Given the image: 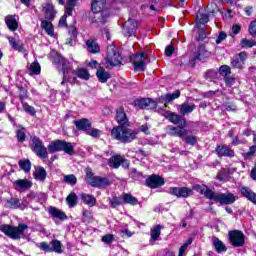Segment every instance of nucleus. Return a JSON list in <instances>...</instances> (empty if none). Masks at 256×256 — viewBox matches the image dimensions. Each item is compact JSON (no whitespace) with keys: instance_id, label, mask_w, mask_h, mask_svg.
I'll list each match as a JSON object with an SVG mask.
<instances>
[{"instance_id":"1","label":"nucleus","mask_w":256,"mask_h":256,"mask_svg":"<svg viewBox=\"0 0 256 256\" xmlns=\"http://www.w3.org/2000/svg\"><path fill=\"white\" fill-rule=\"evenodd\" d=\"M54 63L56 65V69L58 71H62L63 73V80L61 82V85H65L67 81H70V83H75L76 78L74 77L71 80V76H69V73H71V75H76V77H79V79H84L85 81L89 80V77H91L89 72L84 68H78L75 71H71V65L69 64V61L63 58V56H61L60 54H56V56L54 57Z\"/></svg>"},{"instance_id":"2","label":"nucleus","mask_w":256,"mask_h":256,"mask_svg":"<svg viewBox=\"0 0 256 256\" xmlns=\"http://www.w3.org/2000/svg\"><path fill=\"white\" fill-rule=\"evenodd\" d=\"M194 191L204 195L206 199L210 201H215V203H220V205H233V202L236 201L235 195L233 193H217L213 192L209 187L206 185H195L193 187Z\"/></svg>"},{"instance_id":"3","label":"nucleus","mask_w":256,"mask_h":256,"mask_svg":"<svg viewBox=\"0 0 256 256\" xmlns=\"http://www.w3.org/2000/svg\"><path fill=\"white\" fill-rule=\"evenodd\" d=\"M111 136L120 143H132L137 139V131L127 126H116L111 130Z\"/></svg>"},{"instance_id":"4","label":"nucleus","mask_w":256,"mask_h":256,"mask_svg":"<svg viewBox=\"0 0 256 256\" xmlns=\"http://www.w3.org/2000/svg\"><path fill=\"white\" fill-rule=\"evenodd\" d=\"M29 227L27 224H19L17 227L11 226V225H1L0 231L4 233L7 237H10V239H21V237L25 236V231H27Z\"/></svg>"},{"instance_id":"5","label":"nucleus","mask_w":256,"mask_h":256,"mask_svg":"<svg viewBox=\"0 0 256 256\" xmlns=\"http://www.w3.org/2000/svg\"><path fill=\"white\" fill-rule=\"evenodd\" d=\"M30 149L40 159H47L49 157V152L47 151V147H45L43 140H41V138L37 136H31Z\"/></svg>"},{"instance_id":"6","label":"nucleus","mask_w":256,"mask_h":256,"mask_svg":"<svg viewBox=\"0 0 256 256\" xmlns=\"http://www.w3.org/2000/svg\"><path fill=\"white\" fill-rule=\"evenodd\" d=\"M86 183L91 185V187H97L98 189H102V187H109L111 185L109 179L95 176L91 168L86 169Z\"/></svg>"},{"instance_id":"7","label":"nucleus","mask_w":256,"mask_h":256,"mask_svg":"<svg viewBox=\"0 0 256 256\" xmlns=\"http://www.w3.org/2000/svg\"><path fill=\"white\" fill-rule=\"evenodd\" d=\"M106 67H119L123 58L115 46H109L106 54Z\"/></svg>"},{"instance_id":"8","label":"nucleus","mask_w":256,"mask_h":256,"mask_svg":"<svg viewBox=\"0 0 256 256\" xmlns=\"http://www.w3.org/2000/svg\"><path fill=\"white\" fill-rule=\"evenodd\" d=\"M157 111L158 113H160V115H162V117H165V119H168L170 123H173L174 125H178L181 128L187 127V120H185V118L176 114L175 112L165 111L162 108H158Z\"/></svg>"},{"instance_id":"9","label":"nucleus","mask_w":256,"mask_h":256,"mask_svg":"<svg viewBox=\"0 0 256 256\" xmlns=\"http://www.w3.org/2000/svg\"><path fill=\"white\" fill-rule=\"evenodd\" d=\"M131 61L136 71H145L147 69V63H149V56H147V53L141 52L132 55Z\"/></svg>"},{"instance_id":"10","label":"nucleus","mask_w":256,"mask_h":256,"mask_svg":"<svg viewBox=\"0 0 256 256\" xmlns=\"http://www.w3.org/2000/svg\"><path fill=\"white\" fill-rule=\"evenodd\" d=\"M62 247L63 245L61 244V241L57 239L50 241V243L41 242L39 244L41 251H45L46 253H63V250L61 249Z\"/></svg>"},{"instance_id":"11","label":"nucleus","mask_w":256,"mask_h":256,"mask_svg":"<svg viewBox=\"0 0 256 256\" xmlns=\"http://www.w3.org/2000/svg\"><path fill=\"white\" fill-rule=\"evenodd\" d=\"M229 239L233 247H243V245H245V235L241 231H238V230L230 231Z\"/></svg>"},{"instance_id":"12","label":"nucleus","mask_w":256,"mask_h":256,"mask_svg":"<svg viewBox=\"0 0 256 256\" xmlns=\"http://www.w3.org/2000/svg\"><path fill=\"white\" fill-rule=\"evenodd\" d=\"M136 109H157V101L151 98H141L134 101Z\"/></svg>"},{"instance_id":"13","label":"nucleus","mask_w":256,"mask_h":256,"mask_svg":"<svg viewBox=\"0 0 256 256\" xmlns=\"http://www.w3.org/2000/svg\"><path fill=\"white\" fill-rule=\"evenodd\" d=\"M170 195H174V197L187 199V197H191L193 195V190L188 187H172L170 188Z\"/></svg>"},{"instance_id":"14","label":"nucleus","mask_w":256,"mask_h":256,"mask_svg":"<svg viewBox=\"0 0 256 256\" xmlns=\"http://www.w3.org/2000/svg\"><path fill=\"white\" fill-rule=\"evenodd\" d=\"M211 57V52L205 49V45L200 44L198 50L194 52V60L191 61V65H195V61H205Z\"/></svg>"},{"instance_id":"15","label":"nucleus","mask_w":256,"mask_h":256,"mask_svg":"<svg viewBox=\"0 0 256 256\" xmlns=\"http://www.w3.org/2000/svg\"><path fill=\"white\" fill-rule=\"evenodd\" d=\"M108 165L111 169H119L121 165L124 167H129V164L127 163V159L121 155H113L109 160H108Z\"/></svg>"},{"instance_id":"16","label":"nucleus","mask_w":256,"mask_h":256,"mask_svg":"<svg viewBox=\"0 0 256 256\" xmlns=\"http://www.w3.org/2000/svg\"><path fill=\"white\" fill-rule=\"evenodd\" d=\"M245 61H247V52L243 51L236 54L231 60V66L234 69H243L245 65Z\"/></svg>"},{"instance_id":"17","label":"nucleus","mask_w":256,"mask_h":256,"mask_svg":"<svg viewBox=\"0 0 256 256\" xmlns=\"http://www.w3.org/2000/svg\"><path fill=\"white\" fill-rule=\"evenodd\" d=\"M42 13L45 15V19L48 21H53V19H55V15H57L55 6H53L51 3L42 4Z\"/></svg>"},{"instance_id":"18","label":"nucleus","mask_w":256,"mask_h":256,"mask_svg":"<svg viewBox=\"0 0 256 256\" xmlns=\"http://www.w3.org/2000/svg\"><path fill=\"white\" fill-rule=\"evenodd\" d=\"M147 187L151 189H157V187H161L165 185V180L161 176L152 175L148 179H146Z\"/></svg>"},{"instance_id":"19","label":"nucleus","mask_w":256,"mask_h":256,"mask_svg":"<svg viewBox=\"0 0 256 256\" xmlns=\"http://www.w3.org/2000/svg\"><path fill=\"white\" fill-rule=\"evenodd\" d=\"M137 27H138L137 21L133 19H128V21L125 22L124 24V35L126 37H131L135 35L137 31Z\"/></svg>"},{"instance_id":"20","label":"nucleus","mask_w":256,"mask_h":256,"mask_svg":"<svg viewBox=\"0 0 256 256\" xmlns=\"http://www.w3.org/2000/svg\"><path fill=\"white\" fill-rule=\"evenodd\" d=\"M13 186L16 191H27L33 187V183L29 179H19L14 181Z\"/></svg>"},{"instance_id":"21","label":"nucleus","mask_w":256,"mask_h":256,"mask_svg":"<svg viewBox=\"0 0 256 256\" xmlns=\"http://www.w3.org/2000/svg\"><path fill=\"white\" fill-rule=\"evenodd\" d=\"M4 21L9 31H17V29H19V16L8 15L5 17Z\"/></svg>"},{"instance_id":"22","label":"nucleus","mask_w":256,"mask_h":256,"mask_svg":"<svg viewBox=\"0 0 256 256\" xmlns=\"http://www.w3.org/2000/svg\"><path fill=\"white\" fill-rule=\"evenodd\" d=\"M6 39L14 51H18V53H25V46L21 40L11 36H7Z\"/></svg>"},{"instance_id":"23","label":"nucleus","mask_w":256,"mask_h":256,"mask_svg":"<svg viewBox=\"0 0 256 256\" xmlns=\"http://www.w3.org/2000/svg\"><path fill=\"white\" fill-rule=\"evenodd\" d=\"M116 121L118 123V127H129V118H127V114L123 108H119L116 111Z\"/></svg>"},{"instance_id":"24","label":"nucleus","mask_w":256,"mask_h":256,"mask_svg":"<svg viewBox=\"0 0 256 256\" xmlns=\"http://www.w3.org/2000/svg\"><path fill=\"white\" fill-rule=\"evenodd\" d=\"M240 193L245 197L248 201L256 205V193L251 190V188L247 186H243L240 188Z\"/></svg>"},{"instance_id":"25","label":"nucleus","mask_w":256,"mask_h":256,"mask_svg":"<svg viewBox=\"0 0 256 256\" xmlns=\"http://www.w3.org/2000/svg\"><path fill=\"white\" fill-rule=\"evenodd\" d=\"M216 153L218 157H235V151L228 146H217Z\"/></svg>"},{"instance_id":"26","label":"nucleus","mask_w":256,"mask_h":256,"mask_svg":"<svg viewBox=\"0 0 256 256\" xmlns=\"http://www.w3.org/2000/svg\"><path fill=\"white\" fill-rule=\"evenodd\" d=\"M168 133L169 135H172V137H185V135H187V130L179 126L178 127L169 126Z\"/></svg>"},{"instance_id":"27","label":"nucleus","mask_w":256,"mask_h":256,"mask_svg":"<svg viewBox=\"0 0 256 256\" xmlns=\"http://www.w3.org/2000/svg\"><path fill=\"white\" fill-rule=\"evenodd\" d=\"M16 137L19 143H25L27 139V128L23 127L22 125H16Z\"/></svg>"},{"instance_id":"28","label":"nucleus","mask_w":256,"mask_h":256,"mask_svg":"<svg viewBox=\"0 0 256 256\" xmlns=\"http://www.w3.org/2000/svg\"><path fill=\"white\" fill-rule=\"evenodd\" d=\"M105 3H107V0H93L91 4L92 12L101 13L105 9Z\"/></svg>"},{"instance_id":"29","label":"nucleus","mask_w":256,"mask_h":256,"mask_svg":"<svg viewBox=\"0 0 256 256\" xmlns=\"http://www.w3.org/2000/svg\"><path fill=\"white\" fill-rule=\"evenodd\" d=\"M74 125L80 130V131H87L91 129V122L88 119H80L74 121Z\"/></svg>"},{"instance_id":"30","label":"nucleus","mask_w":256,"mask_h":256,"mask_svg":"<svg viewBox=\"0 0 256 256\" xmlns=\"http://www.w3.org/2000/svg\"><path fill=\"white\" fill-rule=\"evenodd\" d=\"M86 49L88 53L97 54L101 51L99 44L95 40H87L86 41Z\"/></svg>"},{"instance_id":"31","label":"nucleus","mask_w":256,"mask_h":256,"mask_svg":"<svg viewBox=\"0 0 256 256\" xmlns=\"http://www.w3.org/2000/svg\"><path fill=\"white\" fill-rule=\"evenodd\" d=\"M80 199L83 201L85 205H88V207H95L97 203V199L94 198L91 194L82 193L80 195Z\"/></svg>"},{"instance_id":"32","label":"nucleus","mask_w":256,"mask_h":256,"mask_svg":"<svg viewBox=\"0 0 256 256\" xmlns=\"http://www.w3.org/2000/svg\"><path fill=\"white\" fill-rule=\"evenodd\" d=\"M49 153H57L63 151V140H56L48 145Z\"/></svg>"},{"instance_id":"33","label":"nucleus","mask_w":256,"mask_h":256,"mask_svg":"<svg viewBox=\"0 0 256 256\" xmlns=\"http://www.w3.org/2000/svg\"><path fill=\"white\" fill-rule=\"evenodd\" d=\"M48 211L52 217L60 219V221H65V219H67L65 212L59 210L58 208L50 207Z\"/></svg>"},{"instance_id":"34","label":"nucleus","mask_w":256,"mask_h":256,"mask_svg":"<svg viewBox=\"0 0 256 256\" xmlns=\"http://www.w3.org/2000/svg\"><path fill=\"white\" fill-rule=\"evenodd\" d=\"M212 243L217 253H225V251H227V246H225V243H223V241H221L219 238L213 237Z\"/></svg>"},{"instance_id":"35","label":"nucleus","mask_w":256,"mask_h":256,"mask_svg":"<svg viewBox=\"0 0 256 256\" xmlns=\"http://www.w3.org/2000/svg\"><path fill=\"white\" fill-rule=\"evenodd\" d=\"M96 77H98L100 83H107L108 79H111V74L103 68H99L96 72Z\"/></svg>"},{"instance_id":"36","label":"nucleus","mask_w":256,"mask_h":256,"mask_svg":"<svg viewBox=\"0 0 256 256\" xmlns=\"http://www.w3.org/2000/svg\"><path fill=\"white\" fill-rule=\"evenodd\" d=\"M161 229H163V226L157 224L153 226L150 230V237L152 241H159V237H161Z\"/></svg>"},{"instance_id":"37","label":"nucleus","mask_w":256,"mask_h":256,"mask_svg":"<svg viewBox=\"0 0 256 256\" xmlns=\"http://www.w3.org/2000/svg\"><path fill=\"white\" fill-rule=\"evenodd\" d=\"M5 207L8 209H19V207H21V200H19L17 197L7 199Z\"/></svg>"},{"instance_id":"38","label":"nucleus","mask_w":256,"mask_h":256,"mask_svg":"<svg viewBox=\"0 0 256 256\" xmlns=\"http://www.w3.org/2000/svg\"><path fill=\"white\" fill-rule=\"evenodd\" d=\"M181 97V91L176 90L172 94H166L161 96L162 101L165 103H171V101H175V99H179Z\"/></svg>"},{"instance_id":"39","label":"nucleus","mask_w":256,"mask_h":256,"mask_svg":"<svg viewBox=\"0 0 256 256\" xmlns=\"http://www.w3.org/2000/svg\"><path fill=\"white\" fill-rule=\"evenodd\" d=\"M34 177L37 181H45L47 178V171L43 167H37L34 172Z\"/></svg>"},{"instance_id":"40","label":"nucleus","mask_w":256,"mask_h":256,"mask_svg":"<svg viewBox=\"0 0 256 256\" xmlns=\"http://www.w3.org/2000/svg\"><path fill=\"white\" fill-rule=\"evenodd\" d=\"M195 111V105L193 103H183L180 105L181 115H187V113H193Z\"/></svg>"},{"instance_id":"41","label":"nucleus","mask_w":256,"mask_h":256,"mask_svg":"<svg viewBox=\"0 0 256 256\" xmlns=\"http://www.w3.org/2000/svg\"><path fill=\"white\" fill-rule=\"evenodd\" d=\"M62 151H64L67 155H75V147L71 142H67L63 140L62 142Z\"/></svg>"},{"instance_id":"42","label":"nucleus","mask_w":256,"mask_h":256,"mask_svg":"<svg viewBox=\"0 0 256 256\" xmlns=\"http://www.w3.org/2000/svg\"><path fill=\"white\" fill-rule=\"evenodd\" d=\"M41 27L44 29V31L47 33V35H50V37H53V24L49 20H43L41 22Z\"/></svg>"},{"instance_id":"43","label":"nucleus","mask_w":256,"mask_h":256,"mask_svg":"<svg viewBox=\"0 0 256 256\" xmlns=\"http://www.w3.org/2000/svg\"><path fill=\"white\" fill-rule=\"evenodd\" d=\"M122 203H126L128 205H137L138 200L133 195L126 193L122 194Z\"/></svg>"},{"instance_id":"44","label":"nucleus","mask_w":256,"mask_h":256,"mask_svg":"<svg viewBox=\"0 0 256 256\" xmlns=\"http://www.w3.org/2000/svg\"><path fill=\"white\" fill-rule=\"evenodd\" d=\"M66 203L70 209L77 206V194L75 192L70 193L66 198Z\"/></svg>"},{"instance_id":"45","label":"nucleus","mask_w":256,"mask_h":256,"mask_svg":"<svg viewBox=\"0 0 256 256\" xmlns=\"http://www.w3.org/2000/svg\"><path fill=\"white\" fill-rule=\"evenodd\" d=\"M77 1L79 0H67L65 6V12L70 17L73 15V9H75V5H77Z\"/></svg>"},{"instance_id":"46","label":"nucleus","mask_w":256,"mask_h":256,"mask_svg":"<svg viewBox=\"0 0 256 256\" xmlns=\"http://www.w3.org/2000/svg\"><path fill=\"white\" fill-rule=\"evenodd\" d=\"M196 19L199 21V23H202V25H205V23L209 22V14L204 13L203 10H199L196 14Z\"/></svg>"},{"instance_id":"47","label":"nucleus","mask_w":256,"mask_h":256,"mask_svg":"<svg viewBox=\"0 0 256 256\" xmlns=\"http://www.w3.org/2000/svg\"><path fill=\"white\" fill-rule=\"evenodd\" d=\"M29 71L31 75H39L41 73V65L38 62H33L29 66Z\"/></svg>"},{"instance_id":"48","label":"nucleus","mask_w":256,"mask_h":256,"mask_svg":"<svg viewBox=\"0 0 256 256\" xmlns=\"http://www.w3.org/2000/svg\"><path fill=\"white\" fill-rule=\"evenodd\" d=\"M63 182L67 183L68 185H77V177L73 174L65 175L63 177Z\"/></svg>"},{"instance_id":"49","label":"nucleus","mask_w":256,"mask_h":256,"mask_svg":"<svg viewBox=\"0 0 256 256\" xmlns=\"http://www.w3.org/2000/svg\"><path fill=\"white\" fill-rule=\"evenodd\" d=\"M240 45L242 49H247V48L255 47L256 42L255 40H249L247 38H243L240 42Z\"/></svg>"},{"instance_id":"50","label":"nucleus","mask_w":256,"mask_h":256,"mask_svg":"<svg viewBox=\"0 0 256 256\" xmlns=\"http://www.w3.org/2000/svg\"><path fill=\"white\" fill-rule=\"evenodd\" d=\"M20 168L25 171V173H29L31 171V161L29 160H20L19 161Z\"/></svg>"},{"instance_id":"51","label":"nucleus","mask_w":256,"mask_h":256,"mask_svg":"<svg viewBox=\"0 0 256 256\" xmlns=\"http://www.w3.org/2000/svg\"><path fill=\"white\" fill-rule=\"evenodd\" d=\"M193 243V238H188L187 242L184 243L180 249H179V254L178 256H183L185 255V251H187V247Z\"/></svg>"},{"instance_id":"52","label":"nucleus","mask_w":256,"mask_h":256,"mask_svg":"<svg viewBox=\"0 0 256 256\" xmlns=\"http://www.w3.org/2000/svg\"><path fill=\"white\" fill-rule=\"evenodd\" d=\"M119 205H123V197H115L112 200H110V206L115 209L116 207H119Z\"/></svg>"},{"instance_id":"53","label":"nucleus","mask_w":256,"mask_h":256,"mask_svg":"<svg viewBox=\"0 0 256 256\" xmlns=\"http://www.w3.org/2000/svg\"><path fill=\"white\" fill-rule=\"evenodd\" d=\"M115 241V236L113 234H106L102 237V243L106 245H111Z\"/></svg>"},{"instance_id":"54","label":"nucleus","mask_w":256,"mask_h":256,"mask_svg":"<svg viewBox=\"0 0 256 256\" xmlns=\"http://www.w3.org/2000/svg\"><path fill=\"white\" fill-rule=\"evenodd\" d=\"M220 75H223V77H227V75H231V67L227 65H223L220 67Z\"/></svg>"},{"instance_id":"55","label":"nucleus","mask_w":256,"mask_h":256,"mask_svg":"<svg viewBox=\"0 0 256 256\" xmlns=\"http://www.w3.org/2000/svg\"><path fill=\"white\" fill-rule=\"evenodd\" d=\"M23 109L26 113H29V115H35L36 113L35 108L27 103H23Z\"/></svg>"},{"instance_id":"56","label":"nucleus","mask_w":256,"mask_h":256,"mask_svg":"<svg viewBox=\"0 0 256 256\" xmlns=\"http://www.w3.org/2000/svg\"><path fill=\"white\" fill-rule=\"evenodd\" d=\"M206 79L213 81V79H217V71L215 70H208L205 74Z\"/></svg>"},{"instance_id":"57","label":"nucleus","mask_w":256,"mask_h":256,"mask_svg":"<svg viewBox=\"0 0 256 256\" xmlns=\"http://www.w3.org/2000/svg\"><path fill=\"white\" fill-rule=\"evenodd\" d=\"M87 135H90V137H100L101 135V130L99 129H92V130H88Z\"/></svg>"},{"instance_id":"58","label":"nucleus","mask_w":256,"mask_h":256,"mask_svg":"<svg viewBox=\"0 0 256 256\" xmlns=\"http://www.w3.org/2000/svg\"><path fill=\"white\" fill-rule=\"evenodd\" d=\"M249 33L252 37H256V20L250 23Z\"/></svg>"},{"instance_id":"59","label":"nucleus","mask_w":256,"mask_h":256,"mask_svg":"<svg viewBox=\"0 0 256 256\" xmlns=\"http://www.w3.org/2000/svg\"><path fill=\"white\" fill-rule=\"evenodd\" d=\"M225 39H227V33L220 32L216 39V44L219 45L221 42L225 41Z\"/></svg>"},{"instance_id":"60","label":"nucleus","mask_w":256,"mask_h":256,"mask_svg":"<svg viewBox=\"0 0 256 256\" xmlns=\"http://www.w3.org/2000/svg\"><path fill=\"white\" fill-rule=\"evenodd\" d=\"M225 84L227 85V87H233V85H235V78L233 77H225L224 78Z\"/></svg>"},{"instance_id":"61","label":"nucleus","mask_w":256,"mask_h":256,"mask_svg":"<svg viewBox=\"0 0 256 256\" xmlns=\"http://www.w3.org/2000/svg\"><path fill=\"white\" fill-rule=\"evenodd\" d=\"M185 142L188 145H195L197 143V138L195 136H188L185 138Z\"/></svg>"},{"instance_id":"62","label":"nucleus","mask_w":256,"mask_h":256,"mask_svg":"<svg viewBox=\"0 0 256 256\" xmlns=\"http://www.w3.org/2000/svg\"><path fill=\"white\" fill-rule=\"evenodd\" d=\"M59 27H67V12L60 18Z\"/></svg>"},{"instance_id":"63","label":"nucleus","mask_w":256,"mask_h":256,"mask_svg":"<svg viewBox=\"0 0 256 256\" xmlns=\"http://www.w3.org/2000/svg\"><path fill=\"white\" fill-rule=\"evenodd\" d=\"M175 51V48L173 46H167L165 49V55L166 57H171Z\"/></svg>"},{"instance_id":"64","label":"nucleus","mask_w":256,"mask_h":256,"mask_svg":"<svg viewBox=\"0 0 256 256\" xmlns=\"http://www.w3.org/2000/svg\"><path fill=\"white\" fill-rule=\"evenodd\" d=\"M120 235L122 237H133V233L131 231H129V229H121L120 230Z\"/></svg>"}]
</instances>
